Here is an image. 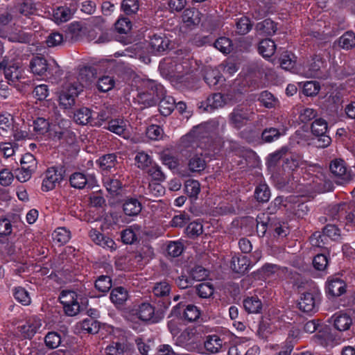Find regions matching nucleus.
<instances>
[{"label":"nucleus","mask_w":355,"mask_h":355,"mask_svg":"<svg viewBox=\"0 0 355 355\" xmlns=\"http://www.w3.org/2000/svg\"><path fill=\"white\" fill-rule=\"evenodd\" d=\"M143 86L145 90L139 92L134 99L140 110L155 105L165 93L164 87L152 80L144 81Z\"/></svg>","instance_id":"obj_1"},{"label":"nucleus","mask_w":355,"mask_h":355,"mask_svg":"<svg viewBox=\"0 0 355 355\" xmlns=\"http://www.w3.org/2000/svg\"><path fill=\"white\" fill-rule=\"evenodd\" d=\"M30 68L33 73L42 76L49 73L52 74L56 78H60L62 75V71L58 64L53 60L49 63L43 57H35L30 62Z\"/></svg>","instance_id":"obj_2"},{"label":"nucleus","mask_w":355,"mask_h":355,"mask_svg":"<svg viewBox=\"0 0 355 355\" xmlns=\"http://www.w3.org/2000/svg\"><path fill=\"white\" fill-rule=\"evenodd\" d=\"M329 168L331 173L339 180L341 184L349 183L355 177V170L347 167L342 159L331 161Z\"/></svg>","instance_id":"obj_3"},{"label":"nucleus","mask_w":355,"mask_h":355,"mask_svg":"<svg viewBox=\"0 0 355 355\" xmlns=\"http://www.w3.org/2000/svg\"><path fill=\"white\" fill-rule=\"evenodd\" d=\"M82 92L80 85H73L72 83H67L61 90L59 95L60 106L64 109H70L75 105L76 98Z\"/></svg>","instance_id":"obj_4"},{"label":"nucleus","mask_w":355,"mask_h":355,"mask_svg":"<svg viewBox=\"0 0 355 355\" xmlns=\"http://www.w3.org/2000/svg\"><path fill=\"white\" fill-rule=\"evenodd\" d=\"M36 8L31 0L18 3L15 6V18L17 23L28 25L31 22V17L35 15Z\"/></svg>","instance_id":"obj_5"},{"label":"nucleus","mask_w":355,"mask_h":355,"mask_svg":"<svg viewBox=\"0 0 355 355\" xmlns=\"http://www.w3.org/2000/svg\"><path fill=\"white\" fill-rule=\"evenodd\" d=\"M313 340L318 345L330 349L340 345L343 341L340 336L332 333L331 329L327 326L322 327L318 330L313 336Z\"/></svg>","instance_id":"obj_6"},{"label":"nucleus","mask_w":355,"mask_h":355,"mask_svg":"<svg viewBox=\"0 0 355 355\" xmlns=\"http://www.w3.org/2000/svg\"><path fill=\"white\" fill-rule=\"evenodd\" d=\"M328 130L327 122L321 118L316 119L311 125L312 133L318 138L316 146L319 148H326L331 142V137L327 135Z\"/></svg>","instance_id":"obj_7"},{"label":"nucleus","mask_w":355,"mask_h":355,"mask_svg":"<svg viewBox=\"0 0 355 355\" xmlns=\"http://www.w3.org/2000/svg\"><path fill=\"white\" fill-rule=\"evenodd\" d=\"M0 69L3 71L6 79H7L10 83H15L21 78V67L18 63L13 61L3 59L0 62Z\"/></svg>","instance_id":"obj_8"},{"label":"nucleus","mask_w":355,"mask_h":355,"mask_svg":"<svg viewBox=\"0 0 355 355\" xmlns=\"http://www.w3.org/2000/svg\"><path fill=\"white\" fill-rule=\"evenodd\" d=\"M62 179L63 177L61 169H58L54 166L48 168L42 181V190L46 192L53 190Z\"/></svg>","instance_id":"obj_9"},{"label":"nucleus","mask_w":355,"mask_h":355,"mask_svg":"<svg viewBox=\"0 0 355 355\" xmlns=\"http://www.w3.org/2000/svg\"><path fill=\"white\" fill-rule=\"evenodd\" d=\"M96 180L93 175H85L83 173L75 172L69 177L70 185L78 189H82L87 186L93 188L96 184Z\"/></svg>","instance_id":"obj_10"},{"label":"nucleus","mask_w":355,"mask_h":355,"mask_svg":"<svg viewBox=\"0 0 355 355\" xmlns=\"http://www.w3.org/2000/svg\"><path fill=\"white\" fill-rule=\"evenodd\" d=\"M181 146L187 151H193L200 146V127L194 126L192 130L180 139Z\"/></svg>","instance_id":"obj_11"},{"label":"nucleus","mask_w":355,"mask_h":355,"mask_svg":"<svg viewBox=\"0 0 355 355\" xmlns=\"http://www.w3.org/2000/svg\"><path fill=\"white\" fill-rule=\"evenodd\" d=\"M41 327V320L38 317L33 315L28 317L26 320L25 323L19 327V329L21 335L25 338L31 339L38 331Z\"/></svg>","instance_id":"obj_12"},{"label":"nucleus","mask_w":355,"mask_h":355,"mask_svg":"<svg viewBox=\"0 0 355 355\" xmlns=\"http://www.w3.org/2000/svg\"><path fill=\"white\" fill-rule=\"evenodd\" d=\"M324 67V61L321 56L315 55L306 65L303 66L302 73L307 78H318L321 69Z\"/></svg>","instance_id":"obj_13"},{"label":"nucleus","mask_w":355,"mask_h":355,"mask_svg":"<svg viewBox=\"0 0 355 355\" xmlns=\"http://www.w3.org/2000/svg\"><path fill=\"white\" fill-rule=\"evenodd\" d=\"M171 285L166 281L157 282L153 287V293L155 297L163 298L162 305L163 309L168 308L171 304L168 297L171 292Z\"/></svg>","instance_id":"obj_14"},{"label":"nucleus","mask_w":355,"mask_h":355,"mask_svg":"<svg viewBox=\"0 0 355 355\" xmlns=\"http://www.w3.org/2000/svg\"><path fill=\"white\" fill-rule=\"evenodd\" d=\"M180 341L184 342L189 349L198 350L200 332L198 327H188L180 335Z\"/></svg>","instance_id":"obj_15"},{"label":"nucleus","mask_w":355,"mask_h":355,"mask_svg":"<svg viewBox=\"0 0 355 355\" xmlns=\"http://www.w3.org/2000/svg\"><path fill=\"white\" fill-rule=\"evenodd\" d=\"M171 70L168 74L171 77L181 79L184 75L189 74L193 71L191 69V64L188 60H183L182 62L175 61L170 62Z\"/></svg>","instance_id":"obj_16"},{"label":"nucleus","mask_w":355,"mask_h":355,"mask_svg":"<svg viewBox=\"0 0 355 355\" xmlns=\"http://www.w3.org/2000/svg\"><path fill=\"white\" fill-rule=\"evenodd\" d=\"M138 318L143 321H150L153 323L158 322L161 318L155 315V308L148 302L141 303L137 309Z\"/></svg>","instance_id":"obj_17"},{"label":"nucleus","mask_w":355,"mask_h":355,"mask_svg":"<svg viewBox=\"0 0 355 355\" xmlns=\"http://www.w3.org/2000/svg\"><path fill=\"white\" fill-rule=\"evenodd\" d=\"M226 342L218 335H211L207 337L204 343L206 351L211 354L218 353L225 348Z\"/></svg>","instance_id":"obj_18"},{"label":"nucleus","mask_w":355,"mask_h":355,"mask_svg":"<svg viewBox=\"0 0 355 355\" xmlns=\"http://www.w3.org/2000/svg\"><path fill=\"white\" fill-rule=\"evenodd\" d=\"M252 113L243 107H237L230 115V121L236 128H241L250 119Z\"/></svg>","instance_id":"obj_19"},{"label":"nucleus","mask_w":355,"mask_h":355,"mask_svg":"<svg viewBox=\"0 0 355 355\" xmlns=\"http://www.w3.org/2000/svg\"><path fill=\"white\" fill-rule=\"evenodd\" d=\"M142 209L141 202L136 198L128 197L123 200V210L128 216H136Z\"/></svg>","instance_id":"obj_20"},{"label":"nucleus","mask_w":355,"mask_h":355,"mask_svg":"<svg viewBox=\"0 0 355 355\" xmlns=\"http://www.w3.org/2000/svg\"><path fill=\"white\" fill-rule=\"evenodd\" d=\"M286 130L287 126L284 124L277 125V128H266L261 134V138L265 142L271 143L284 135Z\"/></svg>","instance_id":"obj_21"},{"label":"nucleus","mask_w":355,"mask_h":355,"mask_svg":"<svg viewBox=\"0 0 355 355\" xmlns=\"http://www.w3.org/2000/svg\"><path fill=\"white\" fill-rule=\"evenodd\" d=\"M317 301L315 296L312 293L302 294L299 301V309L306 313L314 311L316 309Z\"/></svg>","instance_id":"obj_22"},{"label":"nucleus","mask_w":355,"mask_h":355,"mask_svg":"<svg viewBox=\"0 0 355 355\" xmlns=\"http://www.w3.org/2000/svg\"><path fill=\"white\" fill-rule=\"evenodd\" d=\"M129 298V294L126 288L122 286L114 288L110 293V299L116 306L121 307L125 304Z\"/></svg>","instance_id":"obj_23"},{"label":"nucleus","mask_w":355,"mask_h":355,"mask_svg":"<svg viewBox=\"0 0 355 355\" xmlns=\"http://www.w3.org/2000/svg\"><path fill=\"white\" fill-rule=\"evenodd\" d=\"M73 13L74 11L69 7L59 6L53 11V20L57 24H60L70 20Z\"/></svg>","instance_id":"obj_24"},{"label":"nucleus","mask_w":355,"mask_h":355,"mask_svg":"<svg viewBox=\"0 0 355 355\" xmlns=\"http://www.w3.org/2000/svg\"><path fill=\"white\" fill-rule=\"evenodd\" d=\"M141 227L133 225L121 232V240L125 244H132L140 237Z\"/></svg>","instance_id":"obj_25"},{"label":"nucleus","mask_w":355,"mask_h":355,"mask_svg":"<svg viewBox=\"0 0 355 355\" xmlns=\"http://www.w3.org/2000/svg\"><path fill=\"white\" fill-rule=\"evenodd\" d=\"M95 76V70L91 67H84L79 71L78 75V83H73V85H80L82 90L84 87H87L93 80Z\"/></svg>","instance_id":"obj_26"},{"label":"nucleus","mask_w":355,"mask_h":355,"mask_svg":"<svg viewBox=\"0 0 355 355\" xmlns=\"http://www.w3.org/2000/svg\"><path fill=\"white\" fill-rule=\"evenodd\" d=\"M169 45V40L161 35H153L150 37V46L153 53H161L166 51Z\"/></svg>","instance_id":"obj_27"},{"label":"nucleus","mask_w":355,"mask_h":355,"mask_svg":"<svg viewBox=\"0 0 355 355\" xmlns=\"http://www.w3.org/2000/svg\"><path fill=\"white\" fill-rule=\"evenodd\" d=\"M334 325L335 328L340 331L349 329L352 324L351 317L347 313H338L334 315Z\"/></svg>","instance_id":"obj_28"},{"label":"nucleus","mask_w":355,"mask_h":355,"mask_svg":"<svg viewBox=\"0 0 355 355\" xmlns=\"http://www.w3.org/2000/svg\"><path fill=\"white\" fill-rule=\"evenodd\" d=\"M276 24L270 19L257 24L255 30L260 35H272L277 31Z\"/></svg>","instance_id":"obj_29"},{"label":"nucleus","mask_w":355,"mask_h":355,"mask_svg":"<svg viewBox=\"0 0 355 355\" xmlns=\"http://www.w3.org/2000/svg\"><path fill=\"white\" fill-rule=\"evenodd\" d=\"M345 283L338 279L334 278L328 281L327 291L332 296H340L345 292Z\"/></svg>","instance_id":"obj_30"},{"label":"nucleus","mask_w":355,"mask_h":355,"mask_svg":"<svg viewBox=\"0 0 355 355\" xmlns=\"http://www.w3.org/2000/svg\"><path fill=\"white\" fill-rule=\"evenodd\" d=\"M243 307L248 313H259L262 309V302L257 296H252L243 300Z\"/></svg>","instance_id":"obj_31"},{"label":"nucleus","mask_w":355,"mask_h":355,"mask_svg":"<svg viewBox=\"0 0 355 355\" xmlns=\"http://www.w3.org/2000/svg\"><path fill=\"white\" fill-rule=\"evenodd\" d=\"M226 103V99L223 95L218 93L207 98L206 101V106L205 110L211 112L215 109L222 107Z\"/></svg>","instance_id":"obj_32"},{"label":"nucleus","mask_w":355,"mask_h":355,"mask_svg":"<svg viewBox=\"0 0 355 355\" xmlns=\"http://www.w3.org/2000/svg\"><path fill=\"white\" fill-rule=\"evenodd\" d=\"M159 108L161 114L164 116H168L175 108V99L170 96L164 95L158 101Z\"/></svg>","instance_id":"obj_33"},{"label":"nucleus","mask_w":355,"mask_h":355,"mask_svg":"<svg viewBox=\"0 0 355 355\" xmlns=\"http://www.w3.org/2000/svg\"><path fill=\"white\" fill-rule=\"evenodd\" d=\"M275 50L276 44L270 39L263 40L259 42L258 51L263 58H270L274 55Z\"/></svg>","instance_id":"obj_34"},{"label":"nucleus","mask_w":355,"mask_h":355,"mask_svg":"<svg viewBox=\"0 0 355 355\" xmlns=\"http://www.w3.org/2000/svg\"><path fill=\"white\" fill-rule=\"evenodd\" d=\"M231 268L238 273H243L250 268V261L245 256L234 257L231 261Z\"/></svg>","instance_id":"obj_35"},{"label":"nucleus","mask_w":355,"mask_h":355,"mask_svg":"<svg viewBox=\"0 0 355 355\" xmlns=\"http://www.w3.org/2000/svg\"><path fill=\"white\" fill-rule=\"evenodd\" d=\"M74 121L80 125H92V111L87 107H81L78 110L73 116Z\"/></svg>","instance_id":"obj_36"},{"label":"nucleus","mask_w":355,"mask_h":355,"mask_svg":"<svg viewBox=\"0 0 355 355\" xmlns=\"http://www.w3.org/2000/svg\"><path fill=\"white\" fill-rule=\"evenodd\" d=\"M53 241L58 245H63L71 239V232L65 227H58L52 234Z\"/></svg>","instance_id":"obj_37"},{"label":"nucleus","mask_w":355,"mask_h":355,"mask_svg":"<svg viewBox=\"0 0 355 355\" xmlns=\"http://www.w3.org/2000/svg\"><path fill=\"white\" fill-rule=\"evenodd\" d=\"M126 128V123L123 119H112L109 121L107 129L119 136L125 137Z\"/></svg>","instance_id":"obj_38"},{"label":"nucleus","mask_w":355,"mask_h":355,"mask_svg":"<svg viewBox=\"0 0 355 355\" xmlns=\"http://www.w3.org/2000/svg\"><path fill=\"white\" fill-rule=\"evenodd\" d=\"M135 161L137 166L144 171L154 162L152 157L143 151L137 153L135 157Z\"/></svg>","instance_id":"obj_39"},{"label":"nucleus","mask_w":355,"mask_h":355,"mask_svg":"<svg viewBox=\"0 0 355 355\" xmlns=\"http://www.w3.org/2000/svg\"><path fill=\"white\" fill-rule=\"evenodd\" d=\"M12 294L15 299L22 305L27 306L31 302L28 292L21 286L15 287L12 290Z\"/></svg>","instance_id":"obj_40"},{"label":"nucleus","mask_w":355,"mask_h":355,"mask_svg":"<svg viewBox=\"0 0 355 355\" xmlns=\"http://www.w3.org/2000/svg\"><path fill=\"white\" fill-rule=\"evenodd\" d=\"M69 121L67 120L62 119L58 125L53 126V137L58 139H62L65 136H68L71 132L68 129Z\"/></svg>","instance_id":"obj_41"},{"label":"nucleus","mask_w":355,"mask_h":355,"mask_svg":"<svg viewBox=\"0 0 355 355\" xmlns=\"http://www.w3.org/2000/svg\"><path fill=\"white\" fill-rule=\"evenodd\" d=\"M296 56L291 52L286 51L281 55L280 66L282 69L291 71L296 63Z\"/></svg>","instance_id":"obj_42"},{"label":"nucleus","mask_w":355,"mask_h":355,"mask_svg":"<svg viewBox=\"0 0 355 355\" xmlns=\"http://www.w3.org/2000/svg\"><path fill=\"white\" fill-rule=\"evenodd\" d=\"M338 46L343 49H351L355 46V34L352 31L345 33L338 41Z\"/></svg>","instance_id":"obj_43"},{"label":"nucleus","mask_w":355,"mask_h":355,"mask_svg":"<svg viewBox=\"0 0 355 355\" xmlns=\"http://www.w3.org/2000/svg\"><path fill=\"white\" fill-rule=\"evenodd\" d=\"M185 190L191 201H196L200 193V183L197 180H188L185 182Z\"/></svg>","instance_id":"obj_44"},{"label":"nucleus","mask_w":355,"mask_h":355,"mask_svg":"<svg viewBox=\"0 0 355 355\" xmlns=\"http://www.w3.org/2000/svg\"><path fill=\"white\" fill-rule=\"evenodd\" d=\"M116 162V156L113 153L105 155L96 161L99 167L104 171L114 167Z\"/></svg>","instance_id":"obj_45"},{"label":"nucleus","mask_w":355,"mask_h":355,"mask_svg":"<svg viewBox=\"0 0 355 355\" xmlns=\"http://www.w3.org/2000/svg\"><path fill=\"white\" fill-rule=\"evenodd\" d=\"M80 329L88 334H96L100 329V324L92 318H87L80 323Z\"/></svg>","instance_id":"obj_46"},{"label":"nucleus","mask_w":355,"mask_h":355,"mask_svg":"<svg viewBox=\"0 0 355 355\" xmlns=\"http://www.w3.org/2000/svg\"><path fill=\"white\" fill-rule=\"evenodd\" d=\"M182 18L188 25H198L200 23V12L195 8L186 9Z\"/></svg>","instance_id":"obj_47"},{"label":"nucleus","mask_w":355,"mask_h":355,"mask_svg":"<svg viewBox=\"0 0 355 355\" xmlns=\"http://www.w3.org/2000/svg\"><path fill=\"white\" fill-rule=\"evenodd\" d=\"M259 101L263 106L269 109L275 107L278 103L277 98L268 91H263L260 94Z\"/></svg>","instance_id":"obj_48"},{"label":"nucleus","mask_w":355,"mask_h":355,"mask_svg":"<svg viewBox=\"0 0 355 355\" xmlns=\"http://www.w3.org/2000/svg\"><path fill=\"white\" fill-rule=\"evenodd\" d=\"M104 185L108 192L112 194H116L121 189L122 183L114 177H105L103 180Z\"/></svg>","instance_id":"obj_49"},{"label":"nucleus","mask_w":355,"mask_h":355,"mask_svg":"<svg viewBox=\"0 0 355 355\" xmlns=\"http://www.w3.org/2000/svg\"><path fill=\"white\" fill-rule=\"evenodd\" d=\"M112 287V280L109 276L101 275L95 282V288L99 292L105 293Z\"/></svg>","instance_id":"obj_50"},{"label":"nucleus","mask_w":355,"mask_h":355,"mask_svg":"<svg viewBox=\"0 0 355 355\" xmlns=\"http://www.w3.org/2000/svg\"><path fill=\"white\" fill-rule=\"evenodd\" d=\"M255 198L261 202H266L269 200L270 192L269 188L266 184H259L255 189Z\"/></svg>","instance_id":"obj_51"},{"label":"nucleus","mask_w":355,"mask_h":355,"mask_svg":"<svg viewBox=\"0 0 355 355\" xmlns=\"http://www.w3.org/2000/svg\"><path fill=\"white\" fill-rule=\"evenodd\" d=\"M214 46L223 53L227 54L232 50V42L228 37H221L215 42Z\"/></svg>","instance_id":"obj_52"},{"label":"nucleus","mask_w":355,"mask_h":355,"mask_svg":"<svg viewBox=\"0 0 355 355\" xmlns=\"http://www.w3.org/2000/svg\"><path fill=\"white\" fill-rule=\"evenodd\" d=\"M21 166L24 170L35 171L37 168V161L31 153H26L22 156L20 160Z\"/></svg>","instance_id":"obj_53"},{"label":"nucleus","mask_w":355,"mask_h":355,"mask_svg":"<svg viewBox=\"0 0 355 355\" xmlns=\"http://www.w3.org/2000/svg\"><path fill=\"white\" fill-rule=\"evenodd\" d=\"M205 81L210 87L216 85L222 79L220 72L217 69H209L207 71L205 77Z\"/></svg>","instance_id":"obj_54"},{"label":"nucleus","mask_w":355,"mask_h":355,"mask_svg":"<svg viewBox=\"0 0 355 355\" xmlns=\"http://www.w3.org/2000/svg\"><path fill=\"white\" fill-rule=\"evenodd\" d=\"M153 180L158 182H162L165 180V175L162 172L161 167L156 163L153 162V164L146 171Z\"/></svg>","instance_id":"obj_55"},{"label":"nucleus","mask_w":355,"mask_h":355,"mask_svg":"<svg viewBox=\"0 0 355 355\" xmlns=\"http://www.w3.org/2000/svg\"><path fill=\"white\" fill-rule=\"evenodd\" d=\"M184 317L189 322L196 321L200 318V310L193 304H189L184 310Z\"/></svg>","instance_id":"obj_56"},{"label":"nucleus","mask_w":355,"mask_h":355,"mask_svg":"<svg viewBox=\"0 0 355 355\" xmlns=\"http://www.w3.org/2000/svg\"><path fill=\"white\" fill-rule=\"evenodd\" d=\"M132 28V23L127 17L119 19L115 23V29L120 34H127Z\"/></svg>","instance_id":"obj_57"},{"label":"nucleus","mask_w":355,"mask_h":355,"mask_svg":"<svg viewBox=\"0 0 355 355\" xmlns=\"http://www.w3.org/2000/svg\"><path fill=\"white\" fill-rule=\"evenodd\" d=\"M236 26L239 34L245 35L251 30L252 25L249 18L242 17L236 21Z\"/></svg>","instance_id":"obj_58"},{"label":"nucleus","mask_w":355,"mask_h":355,"mask_svg":"<svg viewBox=\"0 0 355 355\" xmlns=\"http://www.w3.org/2000/svg\"><path fill=\"white\" fill-rule=\"evenodd\" d=\"M61 304L69 306V304L73 302H76L78 300L77 293L72 291H62L59 296Z\"/></svg>","instance_id":"obj_59"},{"label":"nucleus","mask_w":355,"mask_h":355,"mask_svg":"<svg viewBox=\"0 0 355 355\" xmlns=\"http://www.w3.org/2000/svg\"><path fill=\"white\" fill-rule=\"evenodd\" d=\"M139 1L137 0H123L121 9L126 15L136 13L139 10Z\"/></svg>","instance_id":"obj_60"},{"label":"nucleus","mask_w":355,"mask_h":355,"mask_svg":"<svg viewBox=\"0 0 355 355\" xmlns=\"http://www.w3.org/2000/svg\"><path fill=\"white\" fill-rule=\"evenodd\" d=\"M13 118L9 113H3L0 114V130L3 132H8L12 130Z\"/></svg>","instance_id":"obj_61"},{"label":"nucleus","mask_w":355,"mask_h":355,"mask_svg":"<svg viewBox=\"0 0 355 355\" xmlns=\"http://www.w3.org/2000/svg\"><path fill=\"white\" fill-rule=\"evenodd\" d=\"M33 130L40 135H43L49 130V123L44 118H37L33 122Z\"/></svg>","instance_id":"obj_62"},{"label":"nucleus","mask_w":355,"mask_h":355,"mask_svg":"<svg viewBox=\"0 0 355 355\" xmlns=\"http://www.w3.org/2000/svg\"><path fill=\"white\" fill-rule=\"evenodd\" d=\"M44 341L48 347L55 349L60 345L61 343V338L56 332H49L45 336Z\"/></svg>","instance_id":"obj_63"},{"label":"nucleus","mask_w":355,"mask_h":355,"mask_svg":"<svg viewBox=\"0 0 355 355\" xmlns=\"http://www.w3.org/2000/svg\"><path fill=\"white\" fill-rule=\"evenodd\" d=\"M320 87L316 81H306L304 83L303 92L307 96L316 95L320 91Z\"/></svg>","instance_id":"obj_64"}]
</instances>
